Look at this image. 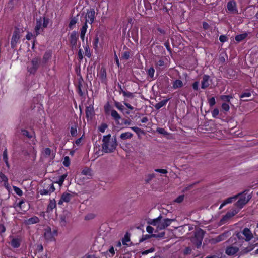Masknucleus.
Instances as JSON below:
<instances>
[{"instance_id": "nucleus-1", "label": "nucleus", "mask_w": 258, "mask_h": 258, "mask_svg": "<svg viewBox=\"0 0 258 258\" xmlns=\"http://www.w3.org/2000/svg\"><path fill=\"white\" fill-rule=\"evenodd\" d=\"M111 135L104 136L102 139V151L105 153L113 152L117 147V140L116 136L111 138Z\"/></svg>"}, {"instance_id": "nucleus-2", "label": "nucleus", "mask_w": 258, "mask_h": 258, "mask_svg": "<svg viewBox=\"0 0 258 258\" xmlns=\"http://www.w3.org/2000/svg\"><path fill=\"white\" fill-rule=\"evenodd\" d=\"M248 190H245L240 193V195L238 196L239 199L235 204V205L239 209L242 208L243 206L250 200L252 196L250 194H248Z\"/></svg>"}, {"instance_id": "nucleus-3", "label": "nucleus", "mask_w": 258, "mask_h": 258, "mask_svg": "<svg viewBox=\"0 0 258 258\" xmlns=\"http://www.w3.org/2000/svg\"><path fill=\"white\" fill-rule=\"evenodd\" d=\"M205 232L200 228L195 231L194 236L191 238L192 243L196 245L197 248L201 246Z\"/></svg>"}, {"instance_id": "nucleus-4", "label": "nucleus", "mask_w": 258, "mask_h": 258, "mask_svg": "<svg viewBox=\"0 0 258 258\" xmlns=\"http://www.w3.org/2000/svg\"><path fill=\"white\" fill-rule=\"evenodd\" d=\"M41 59L39 57H35L31 60V66H28V71L31 74H35L39 67Z\"/></svg>"}, {"instance_id": "nucleus-5", "label": "nucleus", "mask_w": 258, "mask_h": 258, "mask_svg": "<svg viewBox=\"0 0 258 258\" xmlns=\"http://www.w3.org/2000/svg\"><path fill=\"white\" fill-rule=\"evenodd\" d=\"M20 33L19 29L16 28L13 32L11 42V45L12 48H15L16 47L17 43L19 41L20 38Z\"/></svg>"}, {"instance_id": "nucleus-6", "label": "nucleus", "mask_w": 258, "mask_h": 258, "mask_svg": "<svg viewBox=\"0 0 258 258\" xmlns=\"http://www.w3.org/2000/svg\"><path fill=\"white\" fill-rule=\"evenodd\" d=\"M95 11L94 9L91 8L87 10L85 18V22L91 24L93 23L95 19Z\"/></svg>"}, {"instance_id": "nucleus-7", "label": "nucleus", "mask_w": 258, "mask_h": 258, "mask_svg": "<svg viewBox=\"0 0 258 258\" xmlns=\"http://www.w3.org/2000/svg\"><path fill=\"white\" fill-rule=\"evenodd\" d=\"M78 39V35L76 31H73L69 37V42L72 49L76 48L77 42Z\"/></svg>"}, {"instance_id": "nucleus-8", "label": "nucleus", "mask_w": 258, "mask_h": 258, "mask_svg": "<svg viewBox=\"0 0 258 258\" xmlns=\"http://www.w3.org/2000/svg\"><path fill=\"white\" fill-rule=\"evenodd\" d=\"M75 193L64 192L62 194L61 198L58 201V205H62L63 202L68 203L75 196Z\"/></svg>"}, {"instance_id": "nucleus-9", "label": "nucleus", "mask_w": 258, "mask_h": 258, "mask_svg": "<svg viewBox=\"0 0 258 258\" xmlns=\"http://www.w3.org/2000/svg\"><path fill=\"white\" fill-rule=\"evenodd\" d=\"M42 27V18L40 17L36 19V26L35 27V37H36L40 34L41 31H43Z\"/></svg>"}, {"instance_id": "nucleus-10", "label": "nucleus", "mask_w": 258, "mask_h": 258, "mask_svg": "<svg viewBox=\"0 0 258 258\" xmlns=\"http://www.w3.org/2000/svg\"><path fill=\"white\" fill-rule=\"evenodd\" d=\"M175 221V219H164L163 221H160V225L158 226V229L162 230L164 229L169 226L172 222Z\"/></svg>"}, {"instance_id": "nucleus-11", "label": "nucleus", "mask_w": 258, "mask_h": 258, "mask_svg": "<svg viewBox=\"0 0 258 258\" xmlns=\"http://www.w3.org/2000/svg\"><path fill=\"white\" fill-rule=\"evenodd\" d=\"M239 251V248L235 246L231 245L227 247L225 253L228 255H233Z\"/></svg>"}, {"instance_id": "nucleus-12", "label": "nucleus", "mask_w": 258, "mask_h": 258, "mask_svg": "<svg viewBox=\"0 0 258 258\" xmlns=\"http://www.w3.org/2000/svg\"><path fill=\"white\" fill-rule=\"evenodd\" d=\"M243 235L245 236V241H249L253 237V234L251 232L250 230L248 228H245L242 230Z\"/></svg>"}, {"instance_id": "nucleus-13", "label": "nucleus", "mask_w": 258, "mask_h": 258, "mask_svg": "<svg viewBox=\"0 0 258 258\" xmlns=\"http://www.w3.org/2000/svg\"><path fill=\"white\" fill-rule=\"evenodd\" d=\"M83 79L81 76L78 79V84L77 87L78 92L80 96H83L84 93V89L83 87Z\"/></svg>"}, {"instance_id": "nucleus-14", "label": "nucleus", "mask_w": 258, "mask_h": 258, "mask_svg": "<svg viewBox=\"0 0 258 258\" xmlns=\"http://www.w3.org/2000/svg\"><path fill=\"white\" fill-rule=\"evenodd\" d=\"M40 220L39 218L36 216H34L27 220H24V224L25 225H29L31 224H36L39 223Z\"/></svg>"}, {"instance_id": "nucleus-15", "label": "nucleus", "mask_w": 258, "mask_h": 258, "mask_svg": "<svg viewBox=\"0 0 258 258\" xmlns=\"http://www.w3.org/2000/svg\"><path fill=\"white\" fill-rule=\"evenodd\" d=\"M98 76L102 83H106V72L104 67H101L100 69Z\"/></svg>"}, {"instance_id": "nucleus-16", "label": "nucleus", "mask_w": 258, "mask_h": 258, "mask_svg": "<svg viewBox=\"0 0 258 258\" xmlns=\"http://www.w3.org/2000/svg\"><path fill=\"white\" fill-rule=\"evenodd\" d=\"M55 188L53 185V184L52 183L49 186L48 189H41L39 191V193L41 195H47V194L50 195L51 193L54 192L55 191Z\"/></svg>"}, {"instance_id": "nucleus-17", "label": "nucleus", "mask_w": 258, "mask_h": 258, "mask_svg": "<svg viewBox=\"0 0 258 258\" xmlns=\"http://www.w3.org/2000/svg\"><path fill=\"white\" fill-rule=\"evenodd\" d=\"M210 77L208 75H204L202 78L201 82V88L203 89L207 88L209 85Z\"/></svg>"}, {"instance_id": "nucleus-18", "label": "nucleus", "mask_w": 258, "mask_h": 258, "mask_svg": "<svg viewBox=\"0 0 258 258\" xmlns=\"http://www.w3.org/2000/svg\"><path fill=\"white\" fill-rule=\"evenodd\" d=\"M94 108L92 106H87L85 109L86 117L87 119H91L94 115Z\"/></svg>"}, {"instance_id": "nucleus-19", "label": "nucleus", "mask_w": 258, "mask_h": 258, "mask_svg": "<svg viewBox=\"0 0 258 258\" xmlns=\"http://www.w3.org/2000/svg\"><path fill=\"white\" fill-rule=\"evenodd\" d=\"M236 5L234 1H229L227 4V9L229 11L233 13H237Z\"/></svg>"}, {"instance_id": "nucleus-20", "label": "nucleus", "mask_w": 258, "mask_h": 258, "mask_svg": "<svg viewBox=\"0 0 258 258\" xmlns=\"http://www.w3.org/2000/svg\"><path fill=\"white\" fill-rule=\"evenodd\" d=\"M240 195V194H238L237 195H236L233 197H229V198H227V199H226L225 200H224L223 201V202L220 205V206L219 207V209H222L226 204L232 203V201H233V200H236Z\"/></svg>"}, {"instance_id": "nucleus-21", "label": "nucleus", "mask_w": 258, "mask_h": 258, "mask_svg": "<svg viewBox=\"0 0 258 258\" xmlns=\"http://www.w3.org/2000/svg\"><path fill=\"white\" fill-rule=\"evenodd\" d=\"M226 237H227V233H223L222 234H220L219 236H217L216 237L212 239V243H216L219 242L220 241H222L225 240Z\"/></svg>"}, {"instance_id": "nucleus-22", "label": "nucleus", "mask_w": 258, "mask_h": 258, "mask_svg": "<svg viewBox=\"0 0 258 258\" xmlns=\"http://www.w3.org/2000/svg\"><path fill=\"white\" fill-rule=\"evenodd\" d=\"M70 215V213L68 212H65L63 215L60 216V224L62 226L66 225L68 220V218Z\"/></svg>"}, {"instance_id": "nucleus-23", "label": "nucleus", "mask_w": 258, "mask_h": 258, "mask_svg": "<svg viewBox=\"0 0 258 258\" xmlns=\"http://www.w3.org/2000/svg\"><path fill=\"white\" fill-rule=\"evenodd\" d=\"M162 218V216L161 215H160L157 218L150 220L149 221H148V223L153 226H156L158 229V226L160 225V221L161 220Z\"/></svg>"}, {"instance_id": "nucleus-24", "label": "nucleus", "mask_w": 258, "mask_h": 258, "mask_svg": "<svg viewBox=\"0 0 258 258\" xmlns=\"http://www.w3.org/2000/svg\"><path fill=\"white\" fill-rule=\"evenodd\" d=\"M111 116L112 117L116 123L119 124V120L121 119V117L115 110L113 109L111 111Z\"/></svg>"}, {"instance_id": "nucleus-25", "label": "nucleus", "mask_w": 258, "mask_h": 258, "mask_svg": "<svg viewBox=\"0 0 258 258\" xmlns=\"http://www.w3.org/2000/svg\"><path fill=\"white\" fill-rule=\"evenodd\" d=\"M56 201L54 199L52 200H50L49 201V203L47 206V212L49 213L52 211V210L56 208Z\"/></svg>"}, {"instance_id": "nucleus-26", "label": "nucleus", "mask_w": 258, "mask_h": 258, "mask_svg": "<svg viewBox=\"0 0 258 258\" xmlns=\"http://www.w3.org/2000/svg\"><path fill=\"white\" fill-rule=\"evenodd\" d=\"M87 23L85 22L80 30V37L82 41L84 40L85 35L88 28Z\"/></svg>"}, {"instance_id": "nucleus-27", "label": "nucleus", "mask_w": 258, "mask_h": 258, "mask_svg": "<svg viewBox=\"0 0 258 258\" xmlns=\"http://www.w3.org/2000/svg\"><path fill=\"white\" fill-rule=\"evenodd\" d=\"M21 241L19 238H13L11 242V245L15 248H18L20 246Z\"/></svg>"}, {"instance_id": "nucleus-28", "label": "nucleus", "mask_w": 258, "mask_h": 258, "mask_svg": "<svg viewBox=\"0 0 258 258\" xmlns=\"http://www.w3.org/2000/svg\"><path fill=\"white\" fill-rule=\"evenodd\" d=\"M133 136V134L130 132H125L121 134L120 135V139L121 140H125L126 139H130L132 138Z\"/></svg>"}, {"instance_id": "nucleus-29", "label": "nucleus", "mask_w": 258, "mask_h": 258, "mask_svg": "<svg viewBox=\"0 0 258 258\" xmlns=\"http://www.w3.org/2000/svg\"><path fill=\"white\" fill-rule=\"evenodd\" d=\"M233 216V214H231L230 212H228L221 219L220 222L222 224L225 223L229 219Z\"/></svg>"}, {"instance_id": "nucleus-30", "label": "nucleus", "mask_w": 258, "mask_h": 258, "mask_svg": "<svg viewBox=\"0 0 258 258\" xmlns=\"http://www.w3.org/2000/svg\"><path fill=\"white\" fill-rule=\"evenodd\" d=\"M44 237L47 240H52L53 238V235L51 233V230L50 228L45 230L44 232Z\"/></svg>"}, {"instance_id": "nucleus-31", "label": "nucleus", "mask_w": 258, "mask_h": 258, "mask_svg": "<svg viewBox=\"0 0 258 258\" xmlns=\"http://www.w3.org/2000/svg\"><path fill=\"white\" fill-rule=\"evenodd\" d=\"M52 56V53L50 51L45 52L43 57V62L46 63Z\"/></svg>"}, {"instance_id": "nucleus-32", "label": "nucleus", "mask_w": 258, "mask_h": 258, "mask_svg": "<svg viewBox=\"0 0 258 258\" xmlns=\"http://www.w3.org/2000/svg\"><path fill=\"white\" fill-rule=\"evenodd\" d=\"M169 100V99H167L165 100H162L161 101L157 103L154 106L155 108L157 110L160 109L161 108H162L163 106H165L167 104V103Z\"/></svg>"}, {"instance_id": "nucleus-33", "label": "nucleus", "mask_w": 258, "mask_h": 258, "mask_svg": "<svg viewBox=\"0 0 258 258\" xmlns=\"http://www.w3.org/2000/svg\"><path fill=\"white\" fill-rule=\"evenodd\" d=\"M248 34L246 33H244L243 34H241L239 35H237L235 36V40L238 42H241L244 39H245L247 36Z\"/></svg>"}, {"instance_id": "nucleus-34", "label": "nucleus", "mask_w": 258, "mask_h": 258, "mask_svg": "<svg viewBox=\"0 0 258 258\" xmlns=\"http://www.w3.org/2000/svg\"><path fill=\"white\" fill-rule=\"evenodd\" d=\"M183 86V82L180 80H176L173 83V88L175 89Z\"/></svg>"}, {"instance_id": "nucleus-35", "label": "nucleus", "mask_w": 258, "mask_h": 258, "mask_svg": "<svg viewBox=\"0 0 258 258\" xmlns=\"http://www.w3.org/2000/svg\"><path fill=\"white\" fill-rule=\"evenodd\" d=\"M156 176L154 173L149 174L145 176V182L146 183H149Z\"/></svg>"}, {"instance_id": "nucleus-36", "label": "nucleus", "mask_w": 258, "mask_h": 258, "mask_svg": "<svg viewBox=\"0 0 258 258\" xmlns=\"http://www.w3.org/2000/svg\"><path fill=\"white\" fill-rule=\"evenodd\" d=\"M78 19L76 17H72L69 24L70 29H73V27L77 23Z\"/></svg>"}, {"instance_id": "nucleus-37", "label": "nucleus", "mask_w": 258, "mask_h": 258, "mask_svg": "<svg viewBox=\"0 0 258 258\" xmlns=\"http://www.w3.org/2000/svg\"><path fill=\"white\" fill-rule=\"evenodd\" d=\"M131 128L133 131H134L138 135L140 134H145V132H144V130L141 129V128H139V127H138L134 126V127H131Z\"/></svg>"}, {"instance_id": "nucleus-38", "label": "nucleus", "mask_w": 258, "mask_h": 258, "mask_svg": "<svg viewBox=\"0 0 258 258\" xmlns=\"http://www.w3.org/2000/svg\"><path fill=\"white\" fill-rule=\"evenodd\" d=\"M132 124V121L129 118H123L122 119V123H119V125H130Z\"/></svg>"}, {"instance_id": "nucleus-39", "label": "nucleus", "mask_w": 258, "mask_h": 258, "mask_svg": "<svg viewBox=\"0 0 258 258\" xmlns=\"http://www.w3.org/2000/svg\"><path fill=\"white\" fill-rule=\"evenodd\" d=\"M253 249V247L252 246L249 247H246L244 248L243 249L241 248V251L240 252V253L241 254L247 253L248 252L251 251Z\"/></svg>"}, {"instance_id": "nucleus-40", "label": "nucleus", "mask_w": 258, "mask_h": 258, "mask_svg": "<svg viewBox=\"0 0 258 258\" xmlns=\"http://www.w3.org/2000/svg\"><path fill=\"white\" fill-rule=\"evenodd\" d=\"M43 21L42 27L43 28H46L48 27L50 20L48 17H44L43 18Z\"/></svg>"}, {"instance_id": "nucleus-41", "label": "nucleus", "mask_w": 258, "mask_h": 258, "mask_svg": "<svg viewBox=\"0 0 258 258\" xmlns=\"http://www.w3.org/2000/svg\"><path fill=\"white\" fill-rule=\"evenodd\" d=\"M82 174L84 175L89 176L90 177L92 176L91 170L88 168H84L82 171Z\"/></svg>"}, {"instance_id": "nucleus-42", "label": "nucleus", "mask_w": 258, "mask_h": 258, "mask_svg": "<svg viewBox=\"0 0 258 258\" xmlns=\"http://www.w3.org/2000/svg\"><path fill=\"white\" fill-rule=\"evenodd\" d=\"M153 236H155V235H153V234H152L151 235H147H147H143L142 238H141L139 240V242L141 243V242H143L145 240H147L148 239H150V238L153 237Z\"/></svg>"}, {"instance_id": "nucleus-43", "label": "nucleus", "mask_w": 258, "mask_h": 258, "mask_svg": "<svg viewBox=\"0 0 258 258\" xmlns=\"http://www.w3.org/2000/svg\"><path fill=\"white\" fill-rule=\"evenodd\" d=\"M233 97L232 95H222L220 97V98L222 100L226 102H230V100Z\"/></svg>"}, {"instance_id": "nucleus-44", "label": "nucleus", "mask_w": 258, "mask_h": 258, "mask_svg": "<svg viewBox=\"0 0 258 258\" xmlns=\"http://www.w3.org/2000/svg\"><path fill=\"white\" fill-rule=\"evenodd\" d=\"M251 96V93L250 92H244L241 94L240 96V98L243 99V101H247L248 99H245L246 97H249Z\"/></svg>"}, {"instance_id": "nucleus-45", "label": "nucleus", "mask_w": 258, "mask_h": 258, "mask_svg": "<svg viewBox=\"0 0 258 258\" xmlns=\"http://www.w3.org/2000/svg\"><path fill=\"white\" fill-rule=\"evenodd\" d=\"M70 133H71V135L73 137H75L77 135V130L76 125L72 126L71 127Z\"/></svg>"}, {"instance_id": "nucleus-46", "label": "nucleus", "mask_w": 258, "mask_h": 258, "mask_svg": "<svg viewBox=\"0 0 258 258\" xmlns=\"http://www.w3.org/2000/svg\"><path fill=\"white\" fill-rule=\"evenodd\" d=\"M130 52L129 51H124L122 54L121 57L123 59L127 60L130 58Z\"/></svg>"}, {"instance_id": "nucleus-47", "label": "nucleus", "mask_w": 258, "mask_h": 258, "mask_svg": "<svg viewBox=\"0 0 258 258\" xmlns=\"http://www.w3.org/2000/svg\"><path fill=\"white\" fill-rule=\"evenodd\" d=\"M67 176V174H64L60 176L59 178L58 181H57V183H58L59 185H62V184L64 182V180Z\"/></svg>"}, {"instance_id": "nucleus-48", "label": "nucleus", "mask_w": 258, "mask_h": 258, "mask_svg": "<svg viewBox=\"0 0 258 258\" xmlns=\"http://www.w3.org/2000/svg\"><path fill=\"white\" fill-rule=\"evenodd\" d=\"M21 133H22L23 135L28 137L29 139L32 138V135H31L30 133L26 130L22 129L21 130Z\"/></svg>"}, {"instance_id": "nucleus-49", "label": "nucleus", "mask_w": 258, "mask_h": 258, "mask_svg": "<svg viewBox=\"0 0 258 258\" xmlns=\"http://www.w3.org/2000/svg\"><path fill=\"white\" fill-rule=\"evenodd\" d=\"M84 49L85 55L88 58H90L91 57V53L90 52V48L89 46L86 45L85 46H84Z\"/></svg>"}, {"instance_id": "nucleus-50", "label": "nucleus", "mask_w": 258, "mask_h": 258, "mask_svg": "<svg viewBox=\"0 0 258 258\" xmlns=\"http://www.w3.org/2000/svg\"><path fill=\"white\" fill-rule=\"evenodd\" d=\"M70 164V158L69 156H66L64 158V160L63 161V165L65 167H68Z\"/></svg>"}, {"instance_id": "nucleus-51", "label": "nucleus", "mask_w": 258, "mask_h": 258, "mask_svg": "<svg viewBox=\"0 0 258 258\" xmlns=\"http://www.w3.org/2000/svg\"><path fill=\"white\" fill-rule=\"evenodd\" d=\"M155 251V249L154 247H152L149 249L144 250L141 252L142 255L148 254L149 253L153 252Z\"/></svg>"}, {"instance_id": "nucleus-52", "label": "nucleus", "mask_w": 258, "mask_h": 258, "mask_svg": "<svg viewBox=\"0 0 258 258\" xmlns=\"http://www.w3.org/2000/svg\"><path fill=\"white\" fill-rule=\"evenodd\" d=\"M156 131L159 134H162L164 135H167L168 134L167 132L164 128H163L158 127L157 128Z\"/></svg>"}, {"instance_id": "nucleus-53", "label": "nucleus", "mask_w": 258, "mask_h": 258, "mask_svg": "<svg viewBox=\"0 0 258 258\" xmlns=\"http://www.w3.org/2000/svg\"><path fill=\"white\" fill-rule=\"evenodd\" d=\"M13 189L16 194L19 196H21L23 195V191L20 188L14 186H13Z\"/></svg>"}, {"instance_id": "nucleus-54", "label": "nucleus", "mask_w": 258, "mask_h": 258, "mask_svg": "<svg viewBox=\"0 0 258 258\" xmlns=\"http://www.w3.org/2000/svg\"><path fill=\"white\" fill-rule=\"evenodd\" d=\"M115 106L119 110L123 111L124 106L119 102L115 101L114 103Z\"/></svg>"}, {"instance_id": "nucleus-55", "label": "nucleus", "mask_w": 258, "mask_h": 258, "mask_svg": "<svg viewBox=\"0 0 258 258\" xmlns=\"http://www.w3.org/2000/svg\"><path fill=\"white\" fill-rule=\"evenodd\" d=\"M108 125L106 123H102L99 127L98 130L101 133H104L105 130L107 128Z\"/></svg>"}, {"instance_id": "nucleus-56", "label": "nucleus", "mask_w": 258, "mask_h": 258, "mask_svg": "<svg viewBox=\"0 0 258 258\" xmlns=\"http://www.w3.org/2000/svg\"><path fill=\"white\" fill-rule=\"evenodd\" d=\"M148 74L151 77L153 78L154 77L155 70L153 67L150 68L148 70Z\"/></svg>"}, {"instance_id": "nucleus-57", "label": "nucleus", "mask_w": 258, "mask_h": 258, "mask_svg": "<svg viewBox=\"0 0 258 258\" xmlns=\"http://www.w3.org/2000/svg\"><path fill=\"white\" fill-rule=\"evenodd\" d=\"M123 96L130 98H133L134 97V95L133 93H131L130 92H124L123 94Z\"/></svg>"}, {"instance_id": "nucleus-58", "label": "nucleus", "mask_w": 258, "mask_h": 258, "mask_svg": "<svg viewBox=\"0 0 258 258\" xmlns=\"http://www.w3.org/2000/svg\"><path fill=\"white\" fill-rule=\"evenodd\" d=\"M0 177L2 180L4 181L5 184L6 183H8V179L7 177L2 172H0Z\"/></svg>"}, {"instance_id": "nucleus-59", "label": "nucleus", "mask_w": 258, "mask_h": 258, "mask_svg": "<svg viewBox=\"0 0 258 258\" xmlns=\"http://www.w3.org/2000/svg\"><path fill=\"white\" fill-rule=\"evenodd\" d=\"M222 108L224 111L227 112L229 110V106L228 104L224 103L222 104Z\"/></svg>"}, {"instance_id": "nucleus-60", "label": "nucleus", "mask_w": 258, "mask_h": 258, "mask_svg": "<svg viewBox=\"0 0 258 258\" xmlns=\"http://www.w3.org/2000/svg\"><path fill=\"white\" fill-rule=\"evenodd\" d=\"M184 198V195H180L175 200V202L178 203H180L183 201Z\"/></svg>"}, {"instance_id": "nucleus-61", "label": "nucleus", "mask_w": 258, "mask_h": 258, "mask_svg": "<svg viewBox=\"0 0 258 258\" xmlns=\"http://www.w3.org/2000/svg\"><path fill=\"white\" fill-rule=\"evenodd\" d=\"M191 250H192L191 248L190 247H187L184 249L183 253L185 255L190 254L191 253Z\"/></svg>"}, {"instance_id": "nucleus-62", "label": "nucleus", "mask_w": 258, "mask_h": 258, "mask_svg": "<svg viewBox=\"0 0 258 258\" xmlns=\"http://www.w3.org/2000/svg\"><path fill=\"white\" fill-rule=\"evenodd\" d=\"M130 241V238L126 234L124 236V237L122 239V242L123 244L124 245H127L126 242H128Z\"/></svg>"}, {"instance_id": "nucleus-63", "label": "nucleus", "mask_w": 258, "mask_h": 258, "mask_svg": "<svg viewBox=\"0 0 258 258\" xmlns=\"http://www.w3.org/2000/svg\"><path fill=\"white\" fill-rule=\"evenodd\" d=\"M218 114L219 110L217 108H215L212 112V115L214 118H216Z\"/></svg>"}, {"instance_id": "nucleus-64", "label": "nucleus", "mask_w": 258, "mask_h": 258, "mask_svg": "<svg viewBox=\"0 0 258 258\" xmlns=\"http://www.w3.org/2000/svg\"><path fill=\"white\" fill-rule=\"evenodd\" d=\"M216 103L214 97H212L209 100V104L210 106L212 107Z\"/></svg>"}]
</instances>
